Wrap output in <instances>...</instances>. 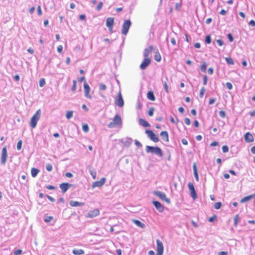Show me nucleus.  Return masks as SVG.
Wrapping results in <instances>:
<instances>
[{"instance_id": "obj_1", "label": "nucleus", "mask_w": 255, "mask_h": 255, "mask_svg": "<svg viewBox=\"0 0 255 255\" xmlns=\"http://www.w3.org/2000/svg\"><path fill=\"white\" fill-rule=\"evenodd\" d=\"M145 151L147 153L155 154L160 157H162L163 155L162 150L158 146L146 145L145 147Z\"/></svg>"}, {"instance_id": "obj_2", "label": "nucleus", "mask_w": 255, "mask_h": 255, "mask_svg": "<svg viewBox=\"0 0 255 255\" xmlns=\"http://www.w3.org/2000/svg\"><path fill=\"white\" fill-rule=\"evenodd\" d=\"M40 115L41 110L39 109L31 118L30 125L32 128H35L36 127L37 122L40 119Z\"/></svg>"}, {"instance_id": "obj_3", "label": "nucleus", "mask_w": 255, "mask_h": 255, "mask_svg": "<svg viewBox=\"0 0 255 255\" xmlns=\"http://www.w3.org/2000/svg\"><path fill=\"white\" fill-rule=\"evenodd\" d=\"M122 124V121L121 117L119 115L116 114V116L114 117L113 121L108 125V127L109 128H114L116 126H121Z\"/></svg>"}, {"instance_id": "obj_4", "label": "nucleus", "mask_w": 255, "mask_h": 255, "mask_svg": "<svg viewBox=\"0 0 255 255\" xmlns=\"http://www.w3.org/2000/svg\"><path fill=\"white\" fill-rule=\"evenodd\" d=\"M131 25L130 19H125L122 25V33L124 35H127L128 29Z\"/></svg>"}, {"instance_id": "obj_5", "label": "nucleus", "mask_w": 255, "mask_h": 255, "mask_svg": "<svg viewBox=\"0 0 255 255\" xmlns=\"http://www.w3.org/2000/svg\"><path fill=\"white\" fill-rule=\"evenodd\" d=\"M153 194L167 204L170 203V199L167 198L166 194L164 192L159 191H155L153 192Z\"/></svg>"}, {"instance_id": "obj_6", "label": "nucleus", "mask_w": 255, "mask_h": 255, "mask_svg": "<svg viewBox=\"0 0 255 255\" xmlns=\"http://www.w3.org/2000/svg\"><path fill=\"white\" fill-rule=\"evenodd\" d=\"M145 133L148 135V137L152 141L157 142L159 141V138L155 133H154L152 130L149 129H146Z\"/></svg>"}, {"instance_id": "obj_7", "label": "nucleus", "mask_w": 255, "mask_h": 255, "mask_svg": "<svg viewBox=\"0 0 255 255\" xmlns=\"http://www.w3.org/2000/svg\"><path fill=\"white\" fill-rule=\"evenodd\" d=\"M115 104L119 107H123L124 105V101L121 92H119L117 97L115 100Z\"/></svg>"}, {"instance_id": "obj_8", "label": "nucleus", "mask_w": 255, "mask_h": 255, "mask_svg": "<svg viewBox=\"0 0 255 255\" xmlns=\"http://www.w3.org/2000/svg\"><path fill=\"white\" fill-rule=\"evenodd\" d=\"M7 158V152L6 147H3L1 150V164L2 165H5Z\"/></svg>"}, {"instance_id": "obj_9", "label": "nucleus", "mask_w": 255, "mask_h": 255, "mask_svg": "<svg viewBox=\"0 0 255 255\" xmlns=\"http://www.w3.org/2000/svg\"><path fill=\"white\" fill-rule=\"evenodd\" d=\"M157 244V255H162L163 253V245L162 243L159 240H156Z\"/></svg>"}, {"instance_id": "obj_10", "label": "nucleus", "mask_w": 255, "mask_h": 255, "mask_svg": "<svg viewBox=\"0 0 255 255\" xmlns=\"http://www.w3.org/2000/svg\"><path fill=\"white\" fill-rule=\"evenodd\" d=\"M188 187L190 191L191 197L194 200L196 199L197 198V195L194 185L191 182H189L188 184Z\"/></svg>"}, {"instance_id": "obj_11", "label": "nucleus", "mask_w": 255, "mask_h": 255, "mask_svg": "<svg viewBox=\"0 0 255 255\" xmlns=\"http://www.w3.org/2000/svg\"><path fill=\"white\" fill-rule=\"evenodd\" d=\"M84 89L85 96L89 99H91L92 97L89 94L90 92V87L86 82L84 83Z\"/></svg>"}, {"instance_id": "obj_12", "label": "nucleus", "mask_w": 255, "mask_h": 255, "mask_svg": "<svg viewBox=\"0 0 255 255\" xmlns=\"http://www.w3.org/2000/svg\"><path fill=\"white\" fill-rule=\"evenodd\" d=\"M151 62V60L148 58H144L143 61L140 65L141 70L145 69Z\"/></svg>"}, {"instance_id": "obj_13", "label": "nucleus", "mask_w": 255, "mask_h": 255, "mask_svg": "<svg viewBox=\"0 0 255 255\" xmlns=\"http://www.w3.org/2000/svg\"><path fill=\"white\" fill-rule=\"evenodd\" d=\"M72 186V184L68 183H63L59 185V187L63 193H65Z\"/></svg>"}, {"instance_id": "obj_14", "label": "nucleus", "mask_w": 255, "mask_h": 255, "mask_svg": "<svg viewBox=\"0 0 255 255\" xmlns=\"http://www.w3.org/2000/svg\"><path fill=\"white\" fill-rule=\"evenodd\" d=\"M152 203L158 211L159 212H163L164 209V206L159 201H153Z\"/></svg>"}, {"instance_id": "obj_15", "label": "nucleus", "mask_w": 255, "mask_h": 255, "mask_svg": "<svg viewBox=\"0 0 255 255\" xmlns=\"http://www.w3.org/2000/svg\"><path fill=\"white\" fill-rule=\"evenodd\" d=\"M106 181V178L103 177L101 179L100 181H97L94 182L92 184V188H94L95 187H100L102 186Z\"/></svg>"}, {"instance_id": "obj_16", "label": "nucleus", "mask_w": 255, "mask_h": 255, "mask_svg": "<svg viewBox=\"0 0 255 255\" xmlns=\"http://www.w3.org/2000/svg\"><path fill=\"white\" fill-rule=\"evenodd\" d=\"M114 22V20L113 17H108L106 20V26L110 31L113 30Z\"/></svg>"}, {"instance_id": "obj_17", "label": "nucleus", "mask_w": 255, "mask_h": 255, "mask_svg": "<svg viewBox=\"0 0 255 255\" xmlns=\"http://www.w3.org/2000/svg\"><path fill=\"white\" fill-rule=\"evenodd\" d=\"M244 138L247 142H252L254 140L253 135L250 132H248L245 134Z\"/></svg>"}, {"instance_id": "obj_18", "label": "nucleus", "mask_w": 255, "mask_h": 255, "mask_svg": "<svg viewBox=\"0 0 255 255\" xmlns=\"http://www.w3.org/2000/svg\"><path fill=\"white\" fill-rule=\"evenodd\" d=\"M100 212L98 209H95L93 210L89 211L88 214V217L90 218H94L99 215Z\"/></svg>"}, {"instance_id": "obj_19", "label": "nucleus", "mask_w": 255, "mask_h": 255, "mask_svg": "<svg viewBox=\"0 0 255 255\" xmlns=\"http://www.w3.org/2000/svg\"><path fill=\"white\" fill-rule=\"evenodd\" d=\"M160 135L162 140L166 142H168L169 141V136L167 131H162L161 132Z\"/></svg>"}, {"instance_id": "obj_20", "label": "nucleus", "mask_w": 255, "mask_h": 255, "mask_svg": "<svg viewBox=\"0 0 255 255\" xmlns=\"http://www.w3.org/2000/svg\"><path fill=\"white\" fill-rule=\"evenodd\" d=\"M69 204H70V206H71L72 207L83 206L85 204L84 203H83V202H79L78 201H73V200L70 201V202H69Z\"/></svg>"}, {"instance_id": "obj_21", "label": "nucleus", "mask_w": 255, "mask_h": 255, "mask_svg": "<svg viewBox=\"0 0 255 255\" xmlns=\"http://www.w3.org/2000/svg\"><path fill=\"white\" fill-rule=\"evenodd\" d=\"M254 197H255V193L254 194H252V195H249V196H246V197H244L243 198H242L240 202L242 203L246 202L247 201H249L251 200L252 199H253Z\"/></svg>"}, {"instance_id": "obj_22", "label": "nucleus", "mask_w": 255, "mask_h": 255, "mask_svg": "<svg viewBox=\"0 0 255 255\" xmlns=\"http://www.w3.org/2000/svg\"><path fill=\"white\" fill-rule=\"evenodd\" d=\"M152 48H153L152 46H150L148 48H147L144 49V52H143V55L145 58H147L150 52H151L152 51Z\"/></svg>"}, {"instance_id": "obj_23", "label": "nucleus", "mask_w": 255, "mask_h": 255, "mask_svg": "<svg viewBox=\"0 0 255 255\" xmlns=\"http://www.w3.org/2000/svg\"><path fill=\"white\" fill-rule=\"evenodd\" d=\"M147 98L148 100L154 101L155 100L154 93L152 91H148L147 93Z\"/></svg>"}, {"instance_id": "obj_24", "label": "nucleus", "mask_w": 255, "mask_h": 255, "mask_svg": "<svg viewBox=\"0 0 255 255\" xmlns=\"http://www.w3.org/2000/svg\"><path fill=\"white\" fill-rule=\"evenodd\" d=\"M139 124L145 128L150 127V124L145 120L142 119H139Z\"/></svg>"}, {"instance_id": "obj_25", "label": "nucleus", "mask_w": 255, "mask_h": 255, "mask_svg": "<svg viewBox=\"0 0 255 255\" xmlns=\"http://www.w3.org/2000/svg\"><path fill=\"white\" fill-rule=\"evenodd\" d=\"M132 221L137 226L140 227L142 229L145 228V224L141 222L140 221L137 220H133Z\"/></svg>"}, {"instance_id": "obj_26", "label": "nucleus", "mask_w": 255, "mask_h": 255, "mask_svg": "<svg viewBox=\"0 0 255 255\" xmlns=\"http://www.w3.org/2000/svg\"><path fill=\"white\" fill-rule=\"evenodd\" d=\"M193 174L195 176V178L196 181H199V176H198V174L197 169L196 168V164L195 163H194L193 164Z\"/></svg>"}, {"instance_id": "obj_27", "label": "nucleus", "mask_w": 255, "mask_h": 255, "mask_svg": "<svg viewBox=\"0 0 255 255\" xmlns=\"http://www.w3.org/2000/svg\"><path fill=\"white\" fill-rule=\"evenodd\" d=\"M39 172V170L35 168H32L31 170V174L32 177H35Z\"/></svg>"}, {"instance_id": "obj_28", "label": "nucleus", "mask_w": 255, "mask_h": 255, "mask_svg": "<svg viewBox=\"0 0 255 255\" xmlns=\"http://www.w3.org/2000/svg\"><path fill=\"white\" fill-rule=\"evenodd\" d=\"M73 254L75 255H81L84 254V251L81 249L73 250Z\"/></svg>"}, {"instance_id": "obj_29", "label": "nucleus", "mask_w": 255, "mask_h": 255, "mask_svg": "<svg viewBox=\"0 0 255 255\" xmlns=\"http://www.w3.org/2000/svg\"><path fill=\"white\" fill-rule=\"evenodd\" d=\"M99 88L100 91H105L107 89V86L105 84L100 83L99 84Z\"/></svg>"}, {"instance_id": "obj_30", "label": "nucleus", "mask_w": 255, "mask_h": 255, "mask_svg": "<svg viewBox=\"0 0 255 255\" xmlns=\"http://www.w3.org/2000/svg\"><path fill=\"white\" fill-rule=\"evenodd\" d=\"M132 142V139L131 138H127L125 142V145L126 146H129Z\"/></svg>"}, {"instance_id": "obj_31", "label": "nucleus", "mask_w": 255, "mask_h": 255, "mask_svg": "<svg viewBox=\"0 0 255 255\" xmlns=\"http://www.w3.org/2000/svg\"><path fill=\"white\" fill-rule=\"evenodd\" d=\"M239 219V216L238 214H237L235 216L234 219V226L236 227L237 226V225H238Z\"/></svg>"}, {"instance_id": "obj_32", "label": "nucleus", "mask_w": 255, "mask_h": 255, "mask_svg": "<svg viewBox=\"0 0 255 255\" xmlns=\"http://www.w3.org/2000/svg\"><path fill=\"white\" fill-rule=\"evenodd\" d=\"M207 68V64L205 62H203L201 66V70L203 72H206Z\"/></svg>"}, {"instance_id": "obj_33", "label": "nucleus", "mask_w": 255, "mask_h": 255, "mask_svg": "<svg viewBox=\"0 0 255 255\" xmlns=\"http://www.w3.org/2000/svg\"><path fill=\"white\" fill-rule=\"evenodd\" d=\"M226 61L228 64L230 65H233L234 64L233 59L231 57H226Z\"/></svg>"}, {"instance_id": "obj_34", "label": "nucleus", "mask_w": 255, "mask_h": 255, "mask_svg": "<svg viewBox=\"0 0 255 255\" xmlns=\"http://www.w3.org/2000/svg\"><path fill=\"white\" fill-rule=\"evenodd\" d=\"M73 111H68L66 113V117L67 118V119H70L73 117Z\"/></svg>"}, {"instance_id": "obj_35", "label": "nucleus", "mask_w": 255, "mask_h": 255, "mask_svg": "<svg viewBox=\"0 0 255 255\" xmlns=\"http://www.w3.org/2000/svg\"><path fill=\"white\" fill-rule=\"evenodd\" d=\"M205 43L207 44H210L211 42V37L210 35H208L206 36L205 39Z\"/></svg>"}, {"instance_id": "obj_36", "label": "nucleus", "mask_w": 255, "mask_h": 255, "mask_svg": "<svg viewBox=\"0 0 255 255\" xmlns=\"http://www.w3.org/2000/svg\"><path fill=\"white\" fill-rule=\"evenodd\" d=\"M53 167L51 164L48 163L46 165V169L48 171H51L52 170Z\"/></svg>"}, {"instance_id": "obj_37", "label": "nucleus", "mask_w": 255, "mask_h": 255, "mask_svg": "<svg viewBox=\"0 0 255 255\" xmlns=\"http://www.w3.org/2000/svg\"><path fill=\"white\" fill-rule=\"evenodd\" d=\"M222 203L220 202H216L214 204V208L216 209H219L221 207Z\"/></svg>"}, {"instance_id": "obj_38", "label": "nucleus", "mask_w": 255, "mask_h": 255, "mask_svg": "<svg viewBox=\"0 0 255 255\" xmlns=\"http://www.w3.org/2000/svg\"><path fill=\"white\" fill-rule=\"evenodd\" d=\"M22 144V141L21 140H20L18 141V142L17 143V146H16V148L18 150H19L21 149Z\"/></svg>"}, {"instance_id": "obj_39", "label": "nucleus", "mask_w": 255, "mask_h": 255, "mask_svg": "<svg viewBox=\"0 0 255 255\" xmlns=\"http://www.w3.org/2000/svg\"><path fill=\"white\" fill-rule=\"evenodd\" d=\"M39 86L40 87H43L45 84V79L44 78L40 79L39 80Z\"/></svg>"}, {"instance_id": "obj_40", "label": "nucleus", "mask_w": 255, "mask_h": 255, "mask_svg": "<svg viewBox=\"0 0 255 255\" xmlns=\"http://www.w3.org/2000/svg\"><path fill=\"white\" fill-rule=\"evenodd\" d=\"M103 2L102 1H100L98 3V5L97 6V7H96L97 10V11H100L102 9V7H103Z\"/></svg>"}, {"instance_id": "obj_41", "label": "nucleus", "mask_w": 255, "mask_h": 255, "mask_svg": "<svg viewBox=\"0 0 255 255\" xmlns=\"http://www.w3.org/2000/svg\"><path fill=\"white\" fill-rule=\"evenodd\" d=\"M76 83H77V82H76V80H73V85H72V87L71 88V90L73 92L75 91V90L76 89Z\"/></svg>"}, {"instance_id": "obj_42", "label": "nucleus", "mask_w": 255, "mask_h": 255, "mask_svg": "<svg viewBox=\"0 0 255 255\" xmlns=\"http://www.w3.org/2000/svg\"><path fill=\"white\" fill-rule=\"evenodd\" d=\"M154 111V108H153V107L150 108V109L149 110V111H148V115L150 117L152 116L153 115Z\"/></svg>"}, {"instance_id": "obj_43", "label": "nucleus", "mask_w": 255, "mask_h": 255, "mask_svg": "<svg viewBox=\"0 0 255 255\" xmlns=\"http://www.w3.org/2000/svg\"><path fill=\"white\" fill-rule=\"evenodd\" d=\"M82 129L85 132H88L89 131V127L88 125L85 124L82 126Z\"/></svg>"}, {"instance_id": "obj_44", "label": "nucleus", "mask_w": 255, "mask_h": 255, "mask_svg": "<svg viewBox=\"0 0 255 255\" xmlns=\"http://www.w3.org/2000/svg\"><path fill=\"white\" fill-rule=\"evenodd\" d=\"M205 92V89L204 87H202L200 92V98H202L204 96V93Z\"/></svg>"}, {"instance_id": "obj_45", "label": "nucleus", "mask_w": 255, "mask_h": 255, "mask_svg": "<svg viewBox=\"0 0 255 255\" xmlns=\"http://www.w3.org/2000/svg\"><path fill=\"white\" fill-rule=\"evenodd\" d=\"M222 150L224 153H226L229 151V147L227 145H224L222 146Z\"/></svg>"}, {"instance_id": "obj_46", "label": "nucleus", "mask_w": 255, "mask_h": 255, "mask_svg": "<svg viewBox=\"0 0 255 255\" xmlns=\"http://www.w3.org/2000/svg\"><path fill=\"white\" fill-rule=\"evenodd\" d=\"M227 37L230 42H233L234 40V37L231 33H229L227 35Z\"/></svg>"}, {"instance_id": "obj_47", "label": "nucleus", "mask_w": 255, "mask_h": 255, "mask_svg": "<svg viewBox=\"0 0 255 255\" xmlns=\"http://www.w3.org/2000/svg\"><path fill=\"white\" fill-rule=\"evenodd\" d=\"M52 217H51V216H47V217H46L44 219V221L46 222V223H48V222H50L51 220L52 219Z\"/></svg>"}, {"instance_id": "obj_48", "label": "nucleus", "mask_w": 255, "mask_h": 255, "mask_svg": "<svg viewBox=\"0 0 255 255\" xmlns=\"http://www.w3.org/2000/svg\"><path fill=\"white\" fill-rule=\"evenodd\" d=\"M207 80L208 78L206 75H203V84L204 85H206L207 84Z\"/></svg>"}, {"instance_id": "obj_49", "label": "nucleus", "mask_w": 255, "mask_h": 255, "mask_svg": "<svg viewBox=\"0 0 255 255\" xmlns=\"http://www.w3.org/2000/svg\"><path fill=\"white\" fill-rule=\"evenodd\" d=\"M219 116L222 118H224L226 116V113L223 111H220L219 113Z\"/></svg>"}, {"instance_id": "obj_50", "label": "nucleus", "mask_w": 255, "mask_h": 255, "mask_svg": "<svg viewBox=\"0 0 255 255\" xmlns=\"http://www.w3.org/2000/svg\"><path fill=\"white\" fill-rule=\"evenodd\" d=\"M226 85L227 88L228 89H229V90H231V89H232V88H233V85H232V83H230V82H227V83H226Z\"/></svg>"}, {"instance_id": "obj_51", "label": "nucleus", "mask_w": 255, "mask_h": 255, "mask_svg": "<svg viewBox=\"0 0 255 255\" xmlns=\"http://www.w3.org/2000/svg\"><path fill=\"white\" fill-rule=\"evenodd\" d=\"M181 5H182L181 2L176 3L175 4V9L177 10H178L180 9V8L181 7Z\"/></svg>"}, {"instance_id": "obj_52", "label": "nucleus", "mask_w": 255, "mask_h": 255, "mask_svg": "<svg viewBox=\"0 0 255 255\" xmlns=\"http://www.w3.org/2000/svg\"><path fill=\"white\" fill-rule=\"evenodd\" d=\"M216 42L220 46H223V44H224V41L222 39H217V40H216Z\"/></svg>"}, {"instance_id": "obj_53", "label": "nucleus", "mask_w": 255, "mask_h": 255, "mask_svg": "<svg viewBox=\"0 0 255 255\" xmlns=\"http://www.w3.org/2000/svg\"><path fill=\"white\" fill-rule=\"evenodd\" d=\"M163 87H164V88L165 91L167 93H168L169 91H168V85H167L166 81H164L163 82Z\"/></svg>"}, {"instance_id": "obj_54", "label": "nucleus", "mask_w": 255, "mask_h": 255, "mask_svg": "<svg viewBox=\"0 0 255 255\" xmlns=\"http://www.w3.org/2000/svg\"><path fill=\"white\" fill-rule=\"evenodd\" d=\"M22 251L21 250H17L14 252V255H19L21 254Z\"/></svg>"}, {"instance_id": "obj_55", "label": "nucleus", "mask_w": 255, "mask_h": 255, "mask_svg": "<svg viewBox=\"0 0 255 255\" xmlns=\"http://www.w3.org/2000/svg\"><path fill=\"white\" fill-rule=\"evenodd\" d=\"M217 218V217L216 215H214L213 216L210 217L208 221L210 222H213Z\"/></svg>"}, {"instance_id": "obj_56", "label": "nucleus", "mask_w": 255, "mask_h": 255, "mask_svg": "<svg viewBox=\"0 0 255 255\" xmlns=\"http://www.w3.org/2000/svg\"><path fill=\"white\" fill-rule=\"evenodd\" d=\"M184 122L187 125H189L190 124V120L188 118H186L185 119H184Z\"/></svg>"}, {"instance_id": "obj_57", "label": "nucleus", "mask_w": 255, "mask_h": 255, "mask_svg": "<svg viewBox=\"0 0 255 255\" xmlns=\"http://www.w3.org/2000/svg\"><path fill=\"white\" fill-rule=\"evenodd\" d=\"M154 59L155 60L157 61V62H159L160 60H161V56L160 55H156L154 57Z\"/></svg>"}, {"instance_id": "obj_58", "label": "nucleus", "mask_w": 255, "mask_h": 255, "mask_svg": "<svg viewBox=\"0 0 255 255\" xmlns=\"http://www.w3.org/2000/svg\"><path fill=\"white\" fill-rule=\"evenodd\" d=\"M46 188L49 190H54L56 188V187L53 185H47L46 186Z\"/></svg>"}, {"instance_id": "obj_59", "label": "nucleus", "mask_w": 255, "mask_h": 255, "mask_svg": "<svg viewBox=\"0 0 255 255\" xmlns=\"http://www.w3.org/2000/svg\"><path fill=\"white\" fill-rule=\"evenodd\" d=\"M215 101H216L215 98H211L209 100V105L213 104L215 102Z\"/></svg>"}, {"instance_id": "obj_60", "label": "nucleus", "mask_w": 255, "mask_h": 255, "mask_svg": "<svg viewBox=\"0 0 255 255\" xmlns=\"http://www.w3.org/2000/svg\"><path fill=\"white\" fill-rule=\"evenodd\" d=\"M37 14L39 15L42 14V10L40 5H39L37 7Z\"/></svg>"}, {"instance_id": "obj_61", "label": "nucleus", "mask_w": 255, "mask_h": 255, "mask_svg": "<svg viewBox=\"0 0 255 255\" xmlns=\"http://www.w3.org/2000/svg\"><path fill=\"white\" fill-rule=\"evenodd\" d=\"M213 72H214V69H213V68H212V67H210V68H209L208 69V74H210V75L213 74Z\"/></svg>"}, {"instance_id": "obj_62", "label": "nucleus", "mask_w": 255, "mask_h": 255, "mask_svg": "<svg viewBox=\"0 0 255 255\" xmlns=\"http://www.w3.org/2000/svg\"><path fill=\"white\" fill-rule=\"evenodd\" d=\"M135 144L138 147H141L142 146L141 143L137 140H135Z\"/></svg>"}, {"instance_id": "obj_63", "label": "nucleus", "mask_w": 255, "mask_h": 255, "mask_svg": "<svg viewBox=\"0 0 255 255\" xmlns=\"http://www.w3.org/2000/svg\"><path fill=\"white\" fill-rule=\"evenodd\" d=\"M63 50V46L62 45H59L57 47V51L59 53H61Z\"/></svg>"}, {"instance_id": "obj_64", "label": "nucleus", "mask_w": 255, "mask_h": 255, "mask_svg": "<svg viewBox=\"0 0 255 255\" xmlns=\"http://www.w3.org/2000/svg\"><path fill=\"white\" fill-rule=\"evenodd\" d=\"M228 255V253L227 252H224V251L220 252L218 253V255Z\"/></svg>"}]
</instances>
